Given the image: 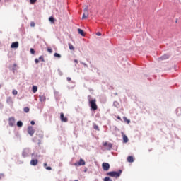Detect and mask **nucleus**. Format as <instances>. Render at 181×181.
I'll use <instances>...</instances> for the list:
<instances>
[{"label": "nucleus", "mask_w": 181, "mask_h": 181, "mask_svg": "<svg viewBox=\"0 0 181 181\" xmlns=\"http://www.w3.org/2000/svg\"><path fill=\"white\" fill-rule=\"evenodd\" d=\"M88 100L89 102L90 107L91 111H95L98 110V107L97 106L96 100L91 99V95L88 96Z\"/></svg>", "instance_id": "obj_1"}, {"label": "nucleus", "mask_w": 181, "mask_h": 181, "mask_svg": "<svg viewBox=\"0 0 181 181\" xmlns=\"http://www.w3.org/2000/svg\"><path fill=\"white\" fill-rule=\"evenodd\" d=\"M122 173V170H119L118 171H110L107 173V176H110V177H116L118 178L119 176H121V174Z\"/></svg>", "instance_id": "obj_2"}, {"label": "nucleus", "mask_w": 181, "mask_h": 181, "mask_svg": "<svg viewBox=\"0 0 181 181\" xmlns=\"http://www.w3.org/2000/svg\"><path fill=\"white\" fill-rule=\"evenodd\" d=\"M32 152V149L29 148H25L23 150L22 156L23 158H29Z\"/></svg>", "instance_id": "obj_3"}, {"label": "nucleus", "mask_w": 181, "mask_h": 181, "mask_svg": "<svg viewBox=\"0 0 181 181\" xmlns=\"http://www.w3.org/2000/svg\"><path fill=\"white\" fill-rule=\"evenodd\" d=\"M27 131H28V134H29L30 136H33V134H35V129H33V127L28 126Z\"/></svg>", "instance_id": "obj_4"}, {"label": "nucleus", "mask_w": 181, "mask_h": 181, "mask_svg": "<svg viewBox=\"0 0 181 181\" xmlns=\"http://www.w3.org/2000/svg\"><path fill=\"white\" fill-rule=\"evenodd\" d=\"M86 165V161H84L82 158L79 160V161L74 163V166H84Z\"/></svg>", "instance_id": "obj_5"}, {"label": "nucleus", "mask_w": 181, "mask_h": 181, "mask_svg": "<svg viewBox=\"0 0 181 181\" xmlns=\"http://www.w3.org/2000/svg\"><path fill=\"white\" fill-rule=\"evenodd\" d=\"M102 168H103V170H105L106 172L110 170V163H103Z\"/></svg>", "instance_id": "obj_6"}, {"label": "nucleus", "mask_w": 181, "mask_h": 181, "mask_svg": "<svg viewBox=\"0 0 181 181\" xmlns=\"http://www.w3.org/2000/svg\"><path fill=\"white\" fill-rule=\"evenodd\" d=\"M8 125L9 127H13L15 125V117H9Z\"/></svg>", "instance_id": "obj_7"}, {"label": "nucleus", "mask_w": 181, "mask_h": 181, "mask_svg": "<svg viewBox=\"0 0 181 181\" xmlns=\"http://www.w3.org/2000/svg\"><path fill=\"white\" fill-rule=\"evenodd\" d=\"M60 119H61L62 122H67V121H69L67 117H64V113L60 114Z\"/></svg>", "instance_id": "obj_8"}, {"label": "nucleus", "mask_w": 181, "mask_h": 181, "mask_svg": "<svg viewBox=\"0 0 181 181\" xmlns=\"http://www.w3.org/2000/svg\"><path fill=\"white\" fill-rule=\"evenodd\" d=\"M11 47V49H18V47H19V42H12Z\"/></svg>", "instance_id": "obj_9"}, {"label": "nucleus", "mask_w": 181, "mask_h": 181, "mask_svg": "<svg viewBox=\"0 0 181 181\" xmlns=\"http://www.w3.org/2000/svg\"><path fill=\"white\" fill-rule=\"evenodd\" d=\"M103 146H107V151H111V149L112 148V144L111 143L105 142L103 144Z\"/></svg>", "instance_id": "obj_10"}, {"label": "nucleus", "mask_w": 181, "mask_h": 181, "mask_svg": "<svg viewBox=\"0 0 181 181\" xmlns=\"http://www.w3.org/2000/svg\"><path fill=\"white\" fill-rule=\"evenodd\" d=\"M6 103L9 105H12V104H13V100H12V98L8 97L7 99H6Z\"/></svg>", "instance_id": "obj_11"}, {"label": "nucleus", "mask_w": 181, "mask_h": 181, "mask_svg": "<svg viewBox=\"0 0 181 181\" xmlns=\"http://www.w3.org/2000/svg\"><path fill=\"white\" fill-rule=\"evenodd\" d=\"M175 114L177 115V117H181V107H177L175 110Z\"/></svg>", "instance_id": "obj_12"}, {"label": "nucleus", "mask_w": 181, "mask_h": 181, "mask_svg": "<svg viewBox=\"0 0 181 181\" xmlns=\"http://www.w3.org/2000/svg\"><path fill=\"white\" fill-rule=\"evenodd\" d=\"M37 159H32L30 161V165L32 166H36V165H37Z\"/></svg>", "instance_id": "obj_13"}, {"label": "nucleus", "mask_w": 181, "mask_h": 181, "mask_svg": "<svg viewBox=\"0 0 181 181\" xmlns=\"http://www.w3.org/2000/svg\"><path fill=\"white\" fill-rule=\"evenodd\" d=\"M166 59H169V55H163L158 59V60H166Z\"/></svg>", "instance_id": "obj_14"}, {"label": "nucleus", "mask_w": 181, "mask_h": 181, "mask_svg": "<svg viewBox=\"0 0 181 181\" xmlns=\"http://www.w3.org/2000/svg\"><path fill=\"white\" fill-rule=\"evenodd\" d=\"M39 98L41 103H45V101H46V96L45 95H40Z\"/></svg>", "instance_id": "obj_15"}, {"label": "nucleus", "mask_w": 181, "mask_h": 181, "mask_svg": "<svg viewBox=\"0 0 181 181\" xmlns=\"http://www.w3.org/2000/svg\"><path fill=\"white\" fill-rule=\"evenodd\" d=\"M127 162H129V163H132V162H134V157L132 156H129L127 157Z\"/></svg>", "instance_id": "obj_16"}, {"label": "nucleus", "mask_w": 181, "mask_h": 181, "mask_svg": "<svg viewBox=\"0 0 181 181\" xmlns=\"http://www.w3.org/2000/svg\"><path fill=\"white\" fill-rule=\"evenodd\" d=\"M30 156L33 159H35V158H37V156H39V155L37 154V153H31Z\"/></svg>", "instance_id": "obj_17"}, {"label": "nucleus", "mask_w": 181, "mask_h": 181, "mask_svg": "<svg viewBox=\"0 0 181 181\" xmlns=\"http://www.w3.org/2000/svg\"><path fill=\"white\" fill-rule=\"evenodd\" d=\"M78 33L82 36H85L84 30H83L81 28L78 29Z\"/></svg>", "instance_id": "obj_18"}, {"label": "nucleus", "mask_w": 181, "mask_h": 181, "mask_svg": "<svg viewBox=\"0 0 181 181\" xmlns=\"http://www.w3.org/2000/svg\"><path fill=\"white\" fill-rule=\"evenodd\" d=\"M17 127H18V128H22V127H23V122H22V121H18Z\"/></svg>", "instance_id": "obj_19"}, {"label": "nucleus", "mask_w": 181, "mask_h": 181, "mask_svg": "<svg viewBox=\"0 0 181 181\" xmlns=\"http://www.w3.org/2000/svg\"><path fill=\"white\" fill-rule=\"evenodd\" d=\"M113 106L115 107L116 108H119V103L117 101H115L113 103Z\"/></svg>", "instance_id": "obj_20"}, {"label": "nucleus", "mask_w": 181, "mask_h": 181, "mask_svg": "<svg viewBox=\"0 0 181 181\" xmlns=\"http://www.w3.org/2000/svg\"><path fill=\"white\" fill-rule=\"evenodd\" d=\"M87 18H88V13H83L82 19H87Z\"/></svg>", "instance_id": "obj_21"}, {"label": "nucleus", "mask_w": 181, "mask_h": 181, "mask_svg": "<svg viewBox=\"0 0 181 181\" xmlns=\"http://www.w3.org/2000/svg\"><path fill=\"white\" fill-rule=\"evenodd\" d=\"M128 141H129L128 136H127L126 135L123 136V141L124 142V144H127Z\"/></svg>", "instance_id": "obj_22"}, {"label": "nucleus", "mask_w": 181, "mask_h": 181, "mask_svg": "<svg viewBox=\"0 0 181 181\" xmlns=\"http://www.w3.org/2000/svg\"><path fill=\"white\" fill-rule=\"evenodd\" d=\"M33 93H36L37 91V86H33L32 88Z\"/></svg>", "instance_id": "obj_23"}, {"label": "nucleus", "mask_w": 181, "mask_h": 181, "mask_svg": "<svg viewBox=\"0 0 181 181\" xmlns=\"http://www.w3.org/2000/svg\"><path fill=\"white\" fill-rule=\"evenodd\" d=\"M123 119H124V122H127V124H129L131 122V120L128 119V118H127V117H124Z\"/></svg>", "instance_id": "obj_24"}, {"label": "nucleus", "mask_w": 181, "mask_h": 181, "mask_svg": "<svg viewBox=\"0 0 181 181\" xmlns=\"http://www.w3.org/2000/svg\"><path fill=\"white\" fill-rule=\"evenodd\" d=\"M49 21L51 23H54V18L53 16L49 17Z\"/></svg>", "instance_id": "obj_25"}, {"label": "nucleus", "mask_w": 181, "mask_h": 181, "mask_svg": "<svg viewBox=\"0 0 181 181\" xmlns=\"http://www.w3.org/2000/svg\"><path fill=\"white\" fill-rule=\"evenodd\" d=\"M54 56V57H58V59H60L62 57V55L57 52H55Z\"/></svg>", "instance_id": "obj_26"}, {"label": "nucleus", "mask_w": 181, "mask_h": 181, "mask_svg": "<svg viewBox=\"0 0 181 181\" xmlns=\"http://www.w3.org/2000/svg\"><path fill=\"white\" fill-rule=\"evenodd\" d=\"M88 63L90 64V67L92 69H94V70H96V71H98V69L93 66V64H91V61H88Z\"/></svg>", "instance_id": "obj_27"}, {"label": "nucleus", "mask_w": 181, "mask_h": 181, "mask_svg": "<svg viewBox=\"0 0 181 181\" xmlns=\"http://www.w3.org/2000/svg\"><path fill=\"white\" fill-rule=\"evenodd\" d=\"M83 13H88V6L85 7V8L83 9Z\"/></svg>", "instance_id": "obj_28"}, {"label": "nucleus", "mask_w": 181, "mask_h": 181, "mask_svg": "<svg viewBox=\"0 0 181 181\" xmlns=\"http://www.w3.org/2000/svg\"><path fill=\"white\" fill-rule=\"evenodd\" d=\"M103 181H112V180L110 177H105Z\"/></svg>", "instance_id": "obj_29"}, {"label": "nucleus", "mask_w": 181, "mask_h": 181, "mask_svg": "<svg viewBox=\"0 0 181 181\" xmlns=\"http://www.w3.org/2000/svg\"><path fill=\"white\" fill-rule=\"evenodd\" d=\"M38 60L40 62H45V58L43 57V56H40Z\"/></svg>", "instance_id": "obj_30"}, {"label": "nucleus", "mask_w": 181, "mask_h": 181, "mask_svg": "<svg viewBox=\"0 0 181 181\" xmlns=\"http://www.w3.org/2000/svg\"><path fill=\"white\" fill-rule=\"evenodd\" d=\"M69 47L70 50H74V47L71 44H69Z\"/></svg>", "instance_id": "obj_31"}, {"label": "nucleus", "mask_w": 181, "mask_h": 181, "mask_svg": "<svg viewBox=\"0 0 181 181\" xmlns=\"http://www.w3.org/2000/svg\"><path fill=\"white\" fill-rule=\"evenodd\" d=\"M81 64H83L84 66V67H86V69H88V65H87V64L83 62H80Z\"/></svg>", "instance_id": "obj_32"}, {"label": "nucleus", "mask_w": 181, "mask_h": 181, "mask_svg": "<svg viewBox=\"0 0 181 181\" xmlns=\"http://www.w3.org/2000/svg\"><path fill=\"white\" fill-rule=\"evenodd\" d=\"M24 112H26V113H28V112H29V111H30V109H29V107H24Z\"/></svg>", "instance_id": "obj_33"}, {"label": "nucleus", "mask_w": 181, "mask_h": 181, "mask_svg": "<svg viewBox=\"0 0 181 181\" xmlns=\"http://www.w3.org/2000/svg\"><path fill=\"white\" fill-rule=\"evenodd\" d=\"M12 94L13 95H16L17 94H18V90H13V91H12Z\"/></svg>", "instance_id": "obj_34"}, {"label": "nucleus", "mask_w": 181, "mask_h": 181, "mask_svg": "<svg viewBox=\"0 0 181 181\" xmlns=\"http://www.w3.org/2000/svg\"><path fill=\"white\" fill-rule=\"evenodd\" d=\"M37 1V0H30V3L33 5V4H36V2Z\"/></svg>", "instance_id": "obj_35"}, {"label": "nucleus", "mask_w": 181, "mask_h": 181, "mask_svg": "<svg viewBox=\"0 0 181 181\" xmlns=\"http://www.w3.org/2000/svg\"><path fill=\"white\" fill-rule=\"evenodd\" d=\"M30 52L31 54H35V49L30 48Z\"/></svg>", "instance_id": "obj_36"}, {"label": "nucleus", "mask_w": 181, "mask_h": 181, "mask_svg": "<svg viewBox=\"0 0 181 181\" xmlns=\"http://www.w3.org/2000/svg\"><path fill=\"white\" fill-rule=\"evenodd\" d=\"M4 177H5V174L0 173V180H1V179H4Z\"/></svg>", "instance_id": "obj_37"}, {"label": "nucleus", "mask_w": 181, "mask_h": 181, "mask_svg": "<svg viewBox=\"0 0 181 181\" xmlns=\"http://www.w3.org/2000/svg\"><path fill=\"white\" fill-rule=\"evenodd\" d=\"M35 22H33V21H32L31 23H30V26H31V28H35Z\"/></svg>", "instance_id": "obj_38"}, {"label": "nucleus", "mask_w": 181, "mask_h": 181, "mask_svg": "<svg viewBox=\"0 0 181 181\" xmlns=\"http://www.w3.org/2000/svg\"><path fill=\"white\" fill-rule=\"evenodd\" d=\"M47 52H48L49 53H52L53 49H52V48H47Z\"/></svg>", "instance_id": "obj_39"}, {"label": "nucleus", "mask_w": 181, "mask_h": 181, "mask_svg": "<svg viewBox=\"0 0 181 181\" xmlns=\"http://www.w3.org/2000/svg\"><path fill=\"white\" fill-rule=\"evenodd\" d=\"M58 73L59 76H63V73L62 72V71H60V69H58Z\"/></svg>", "instance_id": "obj_40"}, {"label": "nucleus", "mask_w": 181, "mask_h": 181, "mask_svg": "<svg viewBox=\"0 0 181 181\" xmlns=\"http://www.w3.org/2000/svg\"><path fill=\"white\" fill-rule=\"evenodd\" d=\"M35 63H36V64H37V63H39V59L36 58L35 59Z\"/></svg>", "instance_id": "obj_41"}, {"label": "nucleus", "mask_w": 181, "mask_h": 181, "mask_svg": "<svg viewBox=\"0 0 181 181\" xmlns=\"http://www.w3.org/2000/svg\"><path fill=\"white\" fill-rule=\"evenodd\" d=\"M47 170H52V167L49 166L45 168Z\"/></svg>", "instance_id": "obj_42"}, {"label": "nucleus", "mask_w": 181, "mask_h": 181, "mask_svg": "<svg viewBox=\"0 0 181 181\" xmlns=\"http://www.w3.org/2000/svg\"><path fill=\"white\" fill-rule=\"evenodd\" d=\"M96 35L97 36H101V33H100V32L96 33Z\"/></svg>", "instance_id": "obj_43"}, {"label": "nucleus", "mask_w": 181, "mask_h": 181, "mask_svg": "<svg viewBox=\"0 0 181 181\" xmlns=\"http://www.w3.org/2000/svg\"><path fill=\"white\" fill-rule=\"evenodd\" d=\"M66 80H67V81H71V78L67 77V78H66Z\"/></svg>", "instance_id": "obj_44"}, {"label": "nucleus", "mask_w": 181, "mask_h": 181, "mask_svg": "<svg viewBox=\"0 0 181 181\" xmlns=\"http://www.w3.org/2000/svg\"><path fill=\"white\" fill-rule=\"evenodd\" d=\"M30 124H31V125H35V121L32 120V121L30 122Z\"/></svg>", "instance_id": "obj_45"}, {"label": "nucleus", "mask_w": 181, "mask_h": 181, "mask_svg": "<svg viewBox=\"0 0 181 181\" xmlns=\"http://www.w3.org/2000/svg\"><path fill=\"white\" fill-rule=\"evenodd\" d=\"M54 94H59V92L56 90H54Z\"/></svg>", "instance_id": "obj_46"}, {"label": "nucleus", "mask_w": 181, "mask_h": 181, "mask_svg": "<svg viewBox=\"0 0 181 181\" xmlns=\"http://www.w3.org/2000/svg\"><path fill=\"white\" fill-rule=\"evenodd\" d=\"M93 128H94V129H98V127L97 125H95V126L93 127Z\"/></svg>", "instance_id": "obj_47"}, {"label": "nucleus", "mask_w": 181, "mask_h": 181, "mask_svg": "<svg viewBox=\"0 0 181 181\" xmlns=\"http://www.w3.org/2000/svg\"><path fill=\"white\" fill-rule=\"evenodd\" d=\"M74 63H78V60H77V59H74Z\"/></svg>", "instance_id": "obj_48"}, {"label": "nucleus", "mask_w": 181, "mask_h": 181, "mask_svg": "<svg viewBox=\"0 0 181 181\" xmlns=\"http://www.w3.org/2000/svg\"><path fill=\"white\" fill-rule=\"evenodd\" d=\"M47 163H44V168H47Z\"/></svg>", "instance_id": "obj_49"}, {"label": "nucleus", "mask_w": 181, "mask_h": 181, "mask_svg": "<svg viewBox=\"0 0 181 181\" xmlns=\"http://www.w3.org/2000/svg\"><path fill=\"white\" fill-rule=\"evenodd\" d=\"M117 118L119 121H121V117L117 116Z\"/></svg>", "instance_id": "obj_50"}, {"label": "nucleus", "mask_w": 181, "mask_h": 181, "mask_svg": "<svg viewBox=\"0 0 181 181\" xmlns=\"http://www.w3.org/2000/svg\"><path fill=\"white\" fill-rule=\"evenodd\" d=\"M5 2H9L11 0H4Z\"/></svg>", "instance_id": "obj_51"}, {"label": "nucleus", "mask_w": 181, "mask_h": 181, "mask_svg": "<svg viewBox=\"0 0 181 181\" xmlns=\"http://www.w3.org/2000/svg\"><path fill=\"white\" fill-rule=\"evenodd\" d=\"M13 66H14L15 67H16V64H14Z\"/></svg>", "instance_id": "obj_52"}, {"label": "nucleus", "mask_w": 181, "mask_h": 181, "mask_svg": "<svg viewBox=\"0 0 181 181\" xmlns=\"http://www.w3.org/2000/svg\"><path fill=\"white\" fill-rule=\"evenodd\" d=\"M117 94H118V93H115V95H117Z\"/></svg>", "instance_id": "obj_53"}, {"label": "nucleus", "mask_w": 181, "mask_h": 181, "mask_svg": "<svg viewBox=\"0 0 181 181\" xmlns=\"http://www.w3.org/2000/svg\"><path fill=\"white\" fill-rule=\"evenodd\" d=\"M74 181H78V180H74Z\"/></svg>", "instance_id": "obj_54"}]
</instances>
